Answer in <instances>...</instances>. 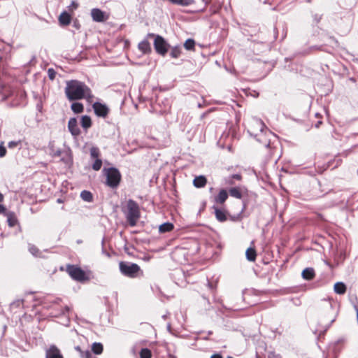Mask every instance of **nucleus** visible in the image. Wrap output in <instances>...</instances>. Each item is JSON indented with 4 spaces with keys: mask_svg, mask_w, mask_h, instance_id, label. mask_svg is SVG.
Wrapping results in <instances>:
<instances>
[{
    "mask_svg": "<svg viewBox=\"0 0 358 358\" xmlns=\"http://www.w3.org/2000/svg\"><path fill=\"white\" fill-rule=\"evenodd\" d=\"M140 358H152V352L148 348H143L139 352Z\"/></svg>",
    "mask_w": 358,
    "mask_h": 358,
    "instance_id": "nucleus-29",
    "label": "nucleus"
},
{
    "mask_svg": "<svg viewBox=\"0 0 358 358\" xmlns=\"http://www.w3.org/2000/svg\"><path fill=\"white\" fill-rule=\"evenodd\" d=\"M329 166V164H325L322 169L317 171L318 173H322Z\"/></svg>",
    "mask_w": 358,
    "mask_h": 358,
    "instance_id": "nucleus-41",
    "label": "nucleus"
},
{
    "mask_svg": "<svg viewBox=\"0 0 358 358\" xmlns=\"http://www.w3.org/2000/svg\"><path fill=\"white\" fill-rule=\"evenodd\" d=\"M210 358H222V357L220 354H214L210 357Z\"/></svg>",
    "mask_w": 358,
    "mask_h": 358,
    "instance_id": "nucleus-44",
    "label": "nucleus"
},
{
    "mask_svg": "<svg viewBox=\"0 0 358 358\" xmlns=\"http://www.w3.org/2000/svg\"><path fill=\"white\" fill-rule=\"evenodd\" d=\"M56 71L53 69H49L48 70V75L50 80H53L56 77Z\"/></svg>",
    "mask_w": 358,
    "mask_h": 358,
    "instance_id": "nucleus-36",
    "label": "nucleus"
},
{
    "mask_svg": "<svg viewBox=\"0 0 358 358\" xmlns=\"http://www.w3.org/2000/svg\"><path fill=\"white\" fill-rule=\"evenodd\" d=\"M68 128L71 134L74 136H77L80 134V129L78 127L77 120L74 117L69 120Z\"/></svg>",
    "mask_w": 358,
    "mask_h": 358,
    "instance_id": "nucleus-14",
    "label": "nucleus"
},
{
    "mask_svg": "<svg viewBox=\"0 0 358 358\" xmlns=\"http://www.w3.org/2000/svg\"><path fill=\"white\" fill-rule=\"evenodd\" d=\"M70 310V308L69 306H66L64 307V309L62 310V313L65 314L66 313H68Z\"/></svg>",
    "mask_w": 358,
    "mask_h": 358,
    "instance_id": "nucleus-43",
    "label": "nucleus"
},
{
    "mask_svg": "<svg viewBox=\"0 0 358 358\" xmlns=\"http://www.w3.org/2000/svg\"><path fill=\"white\" fill-rule=\"evenodd\" d=\"M80 197L85 201L92 202L93 201V195L90 191L83 190L81 192Z\"/></svg>",
    "mask_w": 358,
    "mask_h": 358,
    "instance_id": "nucleus-27",
    "label": "nucleus"
},
{
    "mask_svg": "<svg viewBox=\"0 0 358 358\" xmlns=\"http://www.w3.org/2000/svg\"><path fill=\"white\" fill-rule=\"evenodd\" d=\"M265 125L264 122L258 119H253L248 122V131L251 136H257L258 134L264 130Z\"/></svg>",
    "mask_w": 358,
    "mask_h": 358,
    "instance_id": "nucleus-7",
    "label": "nucleus"
},
{
    "mask_svg": "<svg viewBox=\"0 0 358 358\" xmlns=\"http://www.w3.org/2000/svg\"><path fill=\"white\" fill-rule=\"evenodd\" d=\"M215 210V215L216 219L220 222H225L227 220L226 212L224 210L220 209L215 206H213Z\"/></svg>",
    "mask_w": 358,
    "mask_h": 358,
    "instance_id": "nucleus-18",
    "label": "nucleus"
},
{
    "mask_svg": "<svg viewBox=\"0 0 358 358\" xmlns=\"http://www.w3.org/2000/svg\"><path fill=\"white\" fill-rule=\"evenodd\" d=\"M75 350L80 353V356L85 352V351L82 350L81 348L78 345L75 347Z\"/></svg>",
    "mask_w": 358,
    "mask_h": 358,
    "instance_id": "nucleus-40",
    "label": "nucleus"
},
{
    "mask_svg": "<svg viewBox=\"0 0 358 358\" xmlns=\"http://www.w3.org/2000/svg\"><path fill=\"white\" fill-rule=\"evenodd\" d=\"M334 292L338 294H344L346 292V286L343 282H338L334 285Z\"/></svg>",
    "mask_w": 358,
    "mask_h": 358,
    "instance_id": "nucleus-21",
    "label": "nucleus"
},
{
    "mask_svg": "<svg viewBox=\"0 0 358 358\" xmlns=\"http://www.w3.org/2000/svg\"><path fill=\"white\" fill-rule=\"evenodd\" d=\"M302 277L306 280H311L315 276V272L313 268H306L302 271Z\"/></svg>",
    "mask_w": 358,
    "mask_h": 358,
    "instance_id": "nucleus-19",
    "label": "nucleus"
},
{
    "mask_svg": "<svg viewBox=\"0 0 358 358\" xmlns=\"http://www.w3.org/2000/svg\"><path fill=\"white\" fill-rule=\"evenodd\" d=\"M247 259L250 262H255L257 257V252L254 248H249L245 252Z\"/></svg>",
    "mask_w": 358,
    "mask_h": 358,
    "instance_id": "nucleus-23",
    "label": "nucleus"
},
{
    "mask_svg": "<svg viewBox=\"0 0 358 358\" xmlns=\"http://www.w3.org/2000/svg\"><path fill=\"white\" fill-rule=\"evenodd\" d=\"M21 144V141H10L8 144L9 148H14Z\"/></svg>",
    "mask_w": 358,
    "mask_h": 358,
    "instance_id": "nucleus-37",
    "label": "nucleus"
},
{
    "mask_svg": "<svg viewBox=\"0 0 358 358\" xmlns=\"http://www.w3.org/2000/svg\"><path fill=\"white\" fill-rule=\"evenodd\" d=\"M81 126L85 129H88L92 126V120L90 117L84 115L81 118Z\"/></svg>",
    "mask_w": 358,
    "mask_h": 358,
    "instance_id": "nucleus-24",
    "label": "nucleus"
},
{
    "mask_svg": "<svg viewBox=\"0 0 358 358\" xmlns=\"http://www.w3.org/2000/svg\"><path fill=\"white\" fill-rule=\"evenodd\" d=\"M320 124H322V122H321V121L318 122V123L317 124V125H316V126H317V127H318V126L320 125Z\"/></svg>",
    "mask_w": 358,
    "mask_h": 358,
    "instance_id": "nucleus-47",
    "label": "nucleus"
},
{
    "mask_svg": "<svg viewBox=\"0 0 358 358\" xmlns=\"http://www.w3.org/2000/svg\"><path fill=\"white\" fill-rule=\"evenodd\" d=\"M138 49L143 53L148 54L151 52V47L150 43L145 40L138 43Z\"/></svg>",
    "mask_w": 358,
    "mask_h": 358,
    "instance_id": "nucleus-20",
    "label": "nucleus"
},
{
    "mask_svg": "<svg viewBox=\"0 0 358 358\" xmlns=\"http://www.w3.org/2000/svg\"><path fill=\"white\" fill-rule=\"evenodd\" d=\"M233 179L240 181L242 180V176L241 174L232 175L228 180H227L226 184L230 185H233L234 184Z\"/></svg>",
    "mask_w": 358,
    "mask_h": 358,
    "instance_id": "nucleus-32",
    "label": "nucleus"
},
{
    "mask_svg": "<svg viewBox=\"0 0 358 358\" xmlns=\"http://www.w3.org/2000/svg\"><path fill=\"white\" fill-rule=\"evenodd\" d=\"M103 172L106 178V185L113 189L117 188L122 179V175L120 171L116 168L110 167L104 169Z\"/></svg>",
    "mask_w": 358,
    "mask_h": 358,
    "instance_id": "nucleus-5",
    "label": "nucleus"
},
{
    "mask_svg": "<svg viewBox=\"0 0 358 358\" xmlns=\"http://www.w3.org/2000/svg\"><path fill=\"white\" fill-rule=\"evenodd\" d=\"M7 217V222L10 227H13L18 224L17 217L14 212H6L4 213Z\"/></svg>",
    "mask_w": 358,
    "mask_h": 358,
    "instance_id": "nucleus-15",
    "label": "nucleus"
},
{
    "mask_svg": "<svg viewBox=\"0 0 358 358\" xmlns=\"http://www.w3.org/2000/svg\"><path fill=\"white\" fill-rule=\"evenodd\" d=\"M207 184V179L204 176H196L193 180V185L196 188L204 187Z\"/></svg>",
    "mask_w": 358,
    "mask_h": 358,
    "instance_id": "nucleus-16",
    "label": "nucleus"
},
{
    "mask_svg": "<svg viewBox=\"0 0 358 358\" xmlns=\"http://www.w3.org/2000/svg\"><path fill=\"white\" fill-rule=\"evenodd\" d=\"M148 36L150 37H155L154 47L155 51L159 55L164 56L169 50V43L165 41V39L162 36L159 35L155 36L154 34H150Z\"/></svg>",
    "mask_w": 358,
    "mask_h": 358,
    "instance_id": "nucleus-6",
    "label": "nucleus"
},
{
    "mask_svg": "<svg viewBox=\"0 0 358 358\" xmlns=\"http://www.w3.org/2000/svg\"><path fill=\"white\" fill-rule=\"evenodd\" d=\"M273 358H280L278 355H274Z\"/></svg>",
    "mask_w": 358,
    "mask_h": 358,
    "instance_id": "nucleus-46",
    "label": "nucleus"
},
{
    "mask_svg": "<svg viewBox=\"0 0 358 358\" xmlns=\"http://www.w3.org/2000/svg\"><path fill=\"white\" fill-rule=\"evenodd\" d=\"M45 358H64L59 349L52 345L46 350Z\"/></svg>",
    "mask_w": 358,
    "mask_h": 358,
    "instance_id": "nucleus-12",
    "label": "nucleus"
},
{
    "mask_svg": "<svg viewBox=\"0 0 358 358\" xmlns=\"http://www.w3.org/2000/svg\"><path fill=\"white\" fill-rule=\"evenodd\" d=\"M78 7V3H76V1H73L71 3V5H69L68 6V12H70L71 13H72L73 15V13H74V10H76Z\"/></svg>",
    "mask_w": 358,
    "mask_h": 358,
    "instance_id": "nucleus-34",
    "label": "nucleus"
},
{
    "mask_svg": "<svg viewBox=\"0 0 358 358\" xmlns=\"http://www.w3.org/2000/svg\"><path fill=\"white\" fill-rule=\"evenodd\" d=\"M119 268L122 275L130 278H135L140 275H143V271L140 266L135 263L120 262L119 263Z\"/></svg>",
    "mask_w": 358,
    "mask_h": 358,
    "instance_id": "nucleus-3",
    "label": "nucleus"
},
{
    "mask_svg": "<svg viewBox=\"0 0 358 358\" xmlns=\"http://www.w3.org/2000/svg\"><path fill=\"white\" fill-rule=\"evenodd\" d=\"M6 211V208L4 206L0 204V213H5Z\"/></svg>",
    "mask_w": 358,
    "mask_h": 358,
    "instance_id": "nucleus-42",
    "label": "nucleus"
},
{
    "mask_svg": "<svg viewBox=\"0 0 358 358\" xmlns=\"http://www.w3.org/2000/svg\"><path fill=\"white\" fill-rule=\"evenodd\" d=\"M64 93L69 101H77L94 97L91 89L83 82L71 80L66 83Z\"/></svg>",
    "mask_w": 358,
    "mask_h": 358,
    "instance_id": "nucleus-1",
    "label": "nucleus"
},
{
    "mask_svg": "<svg viewBox=\"0 0 358 358\" xmlns=\"http://www.w3.org/2000/svg\"><path fill=\"white\" fill-rule=\"evenodd\" d=\"M228 196L227 191L224 189H221L218 194L214 196L213 201L217 204L222 206L228 199Z\"/></svg>",
    "mask_w": 358,
    "mask_h": 358,
    "instance_id": "nucleus-13",
    "label": "nucleus"
},
{
    "mask_svg": "<svg viewBox=\"0 0 358 358\" xmlns=\"http://www.w3.org/2000/svg\"><path fill=\"white\" fill-rule=\"evenodd\" d=\"M228 194H229L231 196L238 199H241L243 195V189L239 187L230 188Z\"/></svg>",
    "mask_w": 358,
    "mask_h": 358,
    "instance_id": "nucleus-17",
    "label": "nucleus"
},
{
    "mask_svg": "<svg viewBox=\"0 0 358 358\" xmlns=\"http://www.w3.org/2000/svg\"><path fill=\"white\" fill-rule=\"evenodd\" d=\"M102 166V161L100 159H95L94 164H92V169L94 171H99Z\"/></svg>",
    "mask_w": 358,
    "mask_h": 358,
    "instance_id": "nucleus-33",
    "label": "nucleus"
},
{
    "mask_svg": "<svg viewBox=\"0 0 358 358\" xmlns=\"http://www.w3.org/2000/svg\"><path fill=\"white\" fill-rule=\"evenodd\" d=\"M184 47L187 50H194L195 48V41L193 39L189 38L185 41Z\"/></svg>",
    "mask_w": 358,
    "mask_h": 358,
    "instance_id": "nucleus-28",
    "label": "nucleus"
},
{
    "mask_svg": "<svg viewBox=\"0 0 358 358\" xmlns=\"http://www.w3.org/2000/svg\"><path fill=\"white\" fill-rule=\"evenodd\" d=\"M71 108L75 113H81L84 110L83 104L79 102L73 103Z\"/></svg>",
    "mask_w": 358,
    "mask_h": 358,
    "instance_id": "nucleus-26",
    "label": "nucleus"
},
{
    "mask_svg": "<svg viewBox=\"0 0 358 358\" xmlns=\"http://www.w3.org/2000/svg\"><path fill=\"white\" fill-rule=\"evenodd\" d=\"M4 199V196L0 193V203L3 202Z\"/></svg>",
    "mask_w": 358,
    "mask_h": 358,
    "instance_id": "nucleus-45",
    "label": "nucleus"
},
{
    "mask_svg": "<svg viewBox=\"0 0 358 358\" xmlns=\"http://www.w3.org/2000/svg\"><path fill=\"white\" fill-rule=\"evenodd\" d=\"M6 154V149L4 146L0 145V157H3Z\"/></svg>",
    "mask_w": 358,
    "mask_h": 358,
    "instance_id": "nucleus-39",
    "label": "nucleus"
},
{
    "mask_svg": "<svg viewBox=\"0 0 358 358\" xmlns=\"http://www.w3.org/2000/svg\"><path fill=\"white\" fill-rule=\"evenodd\" d=\"M73 14L64 10L58 17V22L60 26L67 27L71 24Z\"/></svg>",
    "mask_w": 358,
    "mask_h": 358,
    "instance_id": "nucleus-11",
    "label": "nucleus"
},
{
    "mask_svg": "<svg viewBox=\"0 0 358 358\" xmlns=\"http://www.w3.org/2000/svg\"><path fill=\"white\" fill-rule=\"evenodd\" d=\"M5 85L1 84L0 85V96L2 100H5L7 99L8 95L4 92Z\"/></svg>",
    "mask_w": 358,
    "mask_h": 358,
    "instance_id": "nucleus-35",
    "label": "nucleus"
},
{
    "mask_svg": "<svg viewBox=\"0 0 358 358\" xmlns=\"http://www.w3.org/2000/svg\"><path fill=\"white\" fill-rule=\"evenodd\" d=\"M66 271L73 280L80 282H87L90 279L88 273L78 265L66 264Z\"/></svg>",
    "mask_w": 358,
    "mask_h": 358,
    "instance_id": "nucleus-4",
    "label": "nucleus"
},
{
    "mask_svg": "<svg viewBox=\"0 0 358 358\" xmlns=\"http://www.w3.org/2000/svg\"><path fill=\"white\" fill-rule=\"evenodd\" d=\"M90 155H91V157L93 159H99V156H100L99 149L96 147L91 148Z\"/></svg>",
    "mask_w": 358,
    "mask_h": 358,
    "instance_id": "nucleus-31",
    "label": "nucleus"
},
{
    "mask_svg": "<svg viewBox=\"0 0 358 358\" xmlns=\"http://www.w3.org/2000/svg\"><path fill=\"white\" fill-rule=\"evenodd\" d=\"M181 54V49L180 47H173L170 52V55L173 58H178Z\"/></svg>",
    "mask_w": 358,
    "mask_h": 358,
    "instance_id": "nucleus-30",
    "label": "nucleus"
},
{
    "mask_svg": "<svg viewBox=\"0 0 358 358\" xmlns=\"http://www.w3.org/2000/svg\"><path fill=\"white\" fill-rule=\"evenodd\" d=\"M271 135L272 133L271 131L264 129L263 131L260 132L258 136H255V138L265 147L270 148L271 141L268 136Z\"/></svg>",
    "mask_w": 358,
    "mask_h": 358,
    "instance_id": "nucleus-10",
    "label": "nucleus"
},
{
    "mask_svg": "<svg viewBox=\"0 0 358 358\" xmlns=\"http://www.w3.org/2000/svg\"><path fill=\"white\" fill-rule=\"evenodd\" d=\"M82 358H94L89 350L85 351L80 356Z\"/></svg>",
    "mask_w": 358,
    "mask_h": 358,
    "instance_id": "nucleus-38",
    "label": "nucleus"
},
{
    "mask_svg": "<svg viewBox=\"0 0 358 358\" xmlns=\"http://www.w3.org/2000/svg\"><path fill=\"white\" fill-rule=\"evenodd\" d=\"M123 212L129 225L135 227L141 217V210L137 202L132 199H129Z\"/></svg>",
    "mask_w": 358,
    "mask_h": 358,
    "instance_id": "nucleus-2",
    "label": "nucleus"
},
{
    "mask_svg": "<svg viewBox=\"0 0 358 358\" xmlns=\"http://www.w3.org/2000/svg\"><path fill=\"white\" fill-rule=\"evenodd\" d=\"M91 17L94 22H104L109 18V14L106 13L99 8L91 10Z\"/></svg>",
    "mask_w": 358,
    "mask_h": 358,
    "instance_id": "nucleus-8",
    "label": "nucleus"
},
{
    "mask_svg": "<svg viewBox=\"0 0 358 358\" xmlns=\"http://www.w3.org/2000/svg\"><path fill=\"white\" fill-rule=\"evenodd\" d=\"M92 108L94 110V113L98 117H106L109 113L108 108L106 105L99 102H95L92 105Z\"/></svg>",
    "mask_w": 358,
    "mask_h": 358,
    "instance_id": "nucleus-9",
    "label": "nucleus"
},
{
    "mask_svg": "<svg viewBox=\"0 0 358 358\" xmlns=\"http://www.w3.org/2000/svg\"><path fill=\"white\" fill-rule=\"evenodd\" d=\"M94 358H97V357H94Z\"/></svg>",
    "mask_w": 358,
    "mask_h": 358,
    "instance_id": "nucleus-48",
    "label": "nucleus"
},
{
    "mask_svg": "<svg viewBox=\"0 0 358 358\" xmlns=\"http://www.w3.org/2000/svg\"><path fill=\"white\" fill-rule=\"evenodd\" d=\"M103 346L101 343H94L92 345V351L95 355H101L103 352Z\"/></svg>",
    "mask_w": 358,
    "mask_h": 358,
    "instance_id": "nucleus-25",
    "label": "nucleus"
},
{
    "mask_svg": "<svg viewBox=\"0 0 358 358\" xmlns=\"http://www.w3.org/2000/svg\"><path fill=\"white\" fill-rule=\"evenodd\" d=\"M174 229V225L171 222H165L161 224L159 227L160 233L170 232Z\"/></svg>",
    "mask_w": 358,
    "mask_h": 358,
    "instance_id": "nucleus-22",
    "label": "nucleus"
}]
</instances>
